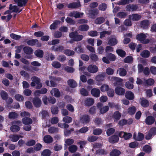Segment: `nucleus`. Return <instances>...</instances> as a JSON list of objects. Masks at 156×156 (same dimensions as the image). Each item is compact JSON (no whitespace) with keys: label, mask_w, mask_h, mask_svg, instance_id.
<instances>
[{"label":"nucleus","mask_w":156,"mask_h":156,"mask_svg":"<svg viewBox=\"0 0 156 156\" xmlns=\"http://www.w3.org/2000/svg\"><path fill=\"white\" fill-rule=\"evenodd\" d=\"M146 35L144 33H141L137 34L136 36V39L140 42L144 44H148L150 40L149 39L146 38Z\"/></svg>","instance_id":"1"},{"label":"nucleus","mask_w":156,"mask_h":156,"mask_svg":"<svg viewBox=\"0 0 156 156\" xmlns=\"http://www.w3.org/2000/svg\"><path fill=\"white\" fill-rule=\"evenodd\" d=\"M31 80L33 81L30 83L31 87H35L36 84L37 85L36 87V89H40L41 88L42 84L41 83V80L40 78L37 76H33L32 77Z\"/></svg>","instance_id":"2"},{"label":"nucleus","mask_w":156,"mask_h":156,"mask_svg":"<svg viewBox=\"0 0 156 156\" xmlns=\"http://www.w3.org/2000/svg\"><path fill=\"white\" fill-rule=\"evenodd\" d=\"M106 56L102 58L103 61L107 64H109L110 61H114L116 59L115 55L111 53H108L106 54Z\"/></svg>","instance_id":"3"},{"label":"nucleus","mask_w":156,"mask_h":156,"mask_svg":"<svg viewBox=\"0 0 156 156\" xmlns=\"http://www.w3.org/2000/svg\"><path fill=\"white\" fill-rule=\"evenodd\" d=\"M69 37L74 41H79L83 38V36L78 34L76 31L72 32L69 34Z\"/></svg>","instance_id":"4"},{"label":"nucleus","mask_w":156,"mask_h":156,"mask_svg":"<svg viewBox=\"0 0 156 156\" xmlns=\"http://www.w3.org/2000/svg\"><path fill=\"white\" fill-rule=\"evenodd\" d=\"M97 107L100 110V113L101 114H104L108 112L109 109V107L105 106L103 107V104L101 102L98 103L97 105Z\"/></svg>","instance_id":"5"},{"label":"nucleus","mask_w":156,"mask_h":156,"mask_svg":"<svg viewBox=\"0 0 156 156\" xmlns=\"http://www.w3.org/2000/svg\"><path fill=\"white\" fill-rule=\"evenodd\" d=\"M23 50L24 53L27 55V58L30 59L31 58V55L33 53V50L32 48L29 46H25L23 47Z\"/></svg>","instance_id":"6"},{"label":"nucleus","mask_w":156,"mask_h":156,"mask_svg":"<svg viewBox=\"0 0 156 156\" xmlns=\"http://www.w3.org/2000/svg\"><path fill=\"white\" fill-rule=\"evenodd\" d=\"M90 121V116L87 114L82 115L80 118V121L81 123L85 124L89 123Z\"/></svg>","instance_id":"7"},{"label":"nucleus","mask_w":156,"mask_h":156,"mask_svg":"<svg viewBox=\"0 0 156 156\" xmlns=\"http://www.w3.org/2000/svg\"><path fill=\"white\" fill-rule=\"evenodd\" d=\"M155 119V117L153 116L149 115L146 116L144 122L147 125H152L154 123Z\"/></svg>","instance_id":"8"},{"label":"nucleus","mask_w":156,"mask_h":156,"mask_svg":"<svg viewBox=\"0 0 156 156\" xmlns=\"http://www.w3.org/2000/svg\"><path fill=\"white\" fill-rule=\"evenodd\" d=\"M32 103L34 106L36 108L40 107L42 104L41 100L38 97H35L33 98Z\"/></svg>","instance_id":"9"},{"label":"nucleus","mask_w":156,"mask_h":156,"mask_svg":"<svg viewBox=\"0 0 156 156\" xmlns=\"http://www.w3.org/2000/svg\"><path fill=\"white\" fill-rule=\"evenodd\" d=\"M111 80L114 81L113 84L115 86H121L122 84V82L123 80L120 78L116 76L112 77L111 78Z\"/></svg>","instance_id":"10"},{"label":"nucleus","mask_w":156,"mask_h":156,"mask_svg":"<svg viewBox=\"0 0 156 156\" xmlns=\"http://www.w3.org/2000/svg\"><path fill=\"white\" fill-rule=\"evenodd\" d=\"M27 44L30 46H33L36 44L38 47H41V44L39 42L38 40L37 39H32L27 41Z\"/></svg>","instance_id":"11"},{"label":"nucleus","mask_w":156,"mask_h":156,"mask_svg":"<svg viewBox=\"0 0 156 156\" xmlns=\"http://www.w3.org/2000/svg\"><path fill=\"white\" fill-rule=\"evenodd\" d=\"M116 94L118 95H123L125 93V90L120 86H117L115 89Z\"/></svg>","instance_id":"12"},{"label":"nucleus","mask_w":156,"mask_h":156,"mask_svg":"<svg viewBox=\"0 0 156 156\" xmlns=\"http://www.w3.org/2000/svg\"><path fill=\"white\" fill-rule=\"evenodd\" d=\"M98 70L97 66L94 65H90L87 67V71L92 73H94L97 72Z\"/></svg>","instance_id":"13"},{"label":"nucleus","mask_w":156,"mask_h":156,"mask_svg":"<svg viewBox=\"0 0 156 156\" xmlns=\"http://www.w3.org/2000/svg\"><path fill=\"white\" fill-rule=\"evenodd\" d=\"M88 12L89 17L92 19H94L95 16L98 13V10L97 9H90L89 10Z\"/></svg>","instance_id":"14"},{"label":"nucleus","mask_w":156,"mask_h":156,"mask_svg":"<svg viewBox=\"0 0 156 156\" xmlns=\"http://www.w3.org/2000/svg\"><path fill=\"white\" fill-rule=\"evenodd\" d=\"M91 93L92 96L95 98H98L100 95V90L97 88H94L91 89Z\"/></svg>","instance_id":"15"},{"label":"nucleus","mask_w":156,"mask_h":156,"mask_svg":"<svg viewBox=\"0 0 156 156\" xmlns=\"http://www.w3.org/2000/svg\"><path fill=\"white\" fill-rule=\"evenodd\" d=\"M64 47L61 45H58L57 47H55V46H53L51 47V49L52 51H54L55 52H62V51H64L65 50Z\"/></svg>","instance_id":"16"},{"label":"nucleus","mask_w":156,"mask_h":156,"mask_svg":"<svg viewBox=\"0 0 156 156\" xmlns=\"http://www.w3.org/2000/svg\"><path fill=\"white\" fill-rule=\"evenodd\" d=\"M141 17L140 15L137 13H133L129 16V18L133 21H137L141 19Z\"/></svg>","instance_id":"17"},{"label":"nucleus","mask_w":156,"mask_h":156,"mask_svg":"<svg viewBox=\"0 0 156 156\" xmlns=\"http://www.w3.org/2000/svg\"><path fill=\"white\" fill-rule=\"evenodd\" d=\"M126 8L128 11H134L136 10L138 7L136 5L129 4L126 5Z\"/></svg>","instance_id":"18"},{"label":"nucleus","mask_w":156,"mask_h":156,"mask_svg":"<svg viewBox=\"0 0 156 156\" xmlns=\"http://www.w3.org/2000/svg\"><path fill=\"white\" fill-rule=\"evenodd\" d=\"M81 6L80 2H73L69 3L67 5V7L69 8L76 9L79 8Z\"/></svg>","instance_id":"19"},{"label":"nucleus","mask_w":156,"mask_h":156,"mask_svg":"<svg viewBox=\"0 0 156 156\" xmlns=\"http://www.w3.org/2000/svg\"><path fill=\"white\" fill-rule=\"evenodd\" d=\"M119 140V136L115 135L112 136L108 138L109 142L111 144L116 143Z\"/></svg>","instance_id":"20"},{"label":"nucleus","mask_w":156,"mask_h":156,"mask_svg":"<svg viewBox=\"0 0 156 156\" xmlns=\"http://www.w3.org/2000/svg\"><path fill=\"white\" fill-rule=\"evenodd\" d=\"M83 14V12L81 13L80 14V12L77 11H73L70 12L69 16L71 17H74L75 18H78L81 17V16H82Z\"/></svg>","instance_id":"21"},{"label":"nucleus","mask_w":156,"mask_h":156,"mask_svg":"<svg viewBox=\"0 0 156 156\" xmlns=\"http://www.w3.org/2000/svg\"><path fill=\"white\" fill-rule=\"evenodd\" d=\"M13 1L17 3L18 6L22 7L26 5L28 0H13Z\"/></svg>","instance_id":"22"},{"label":"nucleus","mask_w":156,"mask_h":156,"mask_svg":"<svg viewBox=\"0 0 156 156\" xmlns=\"http://www.w3.org/2000/svg\"><path fill=\"white\" fill-rule=\"evenodd\" d=\"M105 76V73H102L96 76L95 77V79L96 81L98 82H101L104 80Z\"/></svg>","instance_id":"23"},{"label":"nucleus","mask_w":156,"mask_h":156,"mask_svg":"<svg viewBox=\"0 0 156 156\" xmlns=\"http://www.w3.org/2000/svg\"><path fill=\"white\" fill-rule=\"evenodd\" d=\"M125 93V97L128 99L132 100L134 99V94L131 91H127Z\"/></svg>","instance_id":"24"},{"label":"nucleus","mask_w":156,"mask_h":156,"mask_svg":"<svg viewBox=\"0 0 156 156\" xmlns=\"http://www.w3.org/2000/svg\"><path fill=\"white\" fill-rule=\"evenodd\" d=\"M47 89L45 88H42L40 90H36L34 92L35 95L38 96H39L40 94H44L47 93Z\"/></svg>","instance_id":"25"},{"label":"nucleus","mask_w":156,"mask_h":156,"mask_svg":"<svg viewBox=\"0 0 156 156\" xmlns=\"http://www.w3.org/2000/svg\"><path fill=\"white\" fill-rule=\"evenodd\" d=\"M44 142L46 144H50L53 141L52 137L50 135H46L43 139Z\"/></svg>","instance_id":"26"},{"label":"nucleus","mask_w":156,"mask_h":156,"mask_svg":"<svg viewBox=\"0 0 156 156\" xmlns=\"http://www.w3.org/2000/svg\"><path fill=\"white\" fill-rule=\"evenodd\" d=\"M23 123L25 125H29L32 123L33 121L29 117H25L22 119Z\"/></svg>","instance_id":"27"},{"label":"nucleus","mask_w":156,"mask_h":156,"mask_svg":"<svg viewBox=\"0 0 156 156\" xmlns=\"http://www.w3.org/2000/svg\"><path fill=\"white\" fill-rule=\"evenodd\" d=\"M149 24V21L148 20H144L142 21L140 23L141 27L144 29L147 28Z\"/></svg>","instance_id":"28"},{"label":"nucleus","mask_w":156,"mask_h":156,"mask_svg":"<svg viewBox=\"0 0 156 156\" xmlns=\"http://www.w3.org/2000/svg\"><path fill=\"white\" fill-rule=\"evenodd\" d=\"M121 154V151L116 149H114L110 153V156H119Z\"/></svg>","instance_id":"29"},{"label":"nucleus","mask_w":156,"mask_h":156,"mask_svg":"<svg viewBox=\"0 0 156 156\" xmlns=\"http://www.w3.org/2000/svg\"><path fill=\"white\" fill-rule=\"evenodd\" d=\"M94 100L92 98H87L85 101L86 106H90L92 105L94 103Z\"/></svg>","instance_id":"30"},{"label":"nucleus","mask_w":156,"mask_h":156,"mask_svg":"<svg viewBox=\"0 0 156 156\" xmlns=\"http://www.w3.org/2000/svg\"><path fill=\"white\" fill-rule=\"evenodd\" d=\"M60 21L58 20H55L53 23L51 24L49 27L51 30H55L57 28L58 25L60 24Z\"/></svg>","instance_id":"31"},{"label":"nucleus","mask_w":156,"mask_h":156,"mask_svg":"<svg viewBox=\"0 0 156 156\" xmlns=\"http://www.w3.org/2000/svg\"><path fill=\"white\" fill-rule=\"evenodd\" d=\"M67 83L69 87L71 88H75L77 86V84L73 79L69 80Z\"/></svg>","instance_id":"32"},{"label":"nucleus","mask_w":156,"mask_h":156,"mask_svg":"<svg viewBox=\"0 0 156 156\" xmlns=\"http://www.w3.org/2000/svg\"><path fill=\"white\" fill-rule=\"evenodd\" d=\"M9 9V10L12 12L17 13L19 10V8L17 6L13 5L12 4H10Z\"/></svg>","instance_id":"33"},{"label":"nucleus","mask_w":156,"mask_h":156,"mask_svg":"<svg viewBox=\"0 0 156 156\" xmlns=\"http://www.w3.org/2000/svg\"><path fill=\"white\" fill-rule=\"evenodd\" d=\"M136 110V108L134 106H132L128 109L127 112L129 115H132L135 113Z\"/></svg>","instance_id":"34"},{"label":"nucleus","mask_w":156,"mask_h":156,"mask_svg":"<svg viewBox=\"0 0 156 156\" xmlns=\"http://www.w3.org/2000/svg\"><path fill=\"white\" fill-rule=\"evenodd\" d=\"M51 93L52 95L54 94L55 96L57 98L59 97L60 96V93L58 89L56 88L53 89L51 91Z\"/></svg>","instance_id":"35"},{"label":"nucleus","mask_w":156,"mask_h":156,"mask_svg":"<svg viewBox=\"0 0 156 156\" xmlns=\"http://www.w3.org/2000/svg\"><path fill=\"white\" fill-rule=\"evenodd\" d=\"M134 139L138 141H141L143 140L144 138V134L140 133H138V136L136 138V135H134L133 136Z\"/></svg>","instance_id":"36"},{"label":"nucleus","mask_w":156,"mask_h":156,"mask_svg":"<svg viewBox=\"0 0 156 156\" xmlns=\"http://www.w3.org/2000/svg\"><path fill=\"white\" fill-rule=\"evenodd\" d=\"M34 53L35 55L38 57L41 58L43 56L44 52L42 50H37L35 51Z\"/></svg>","instance_id":"37"},{"label":"nucleus","mask_w":156,"mask_h":156,"mask_svg":"<svg viewBox=\"0 0 156 156\" xmlns=\"http://www.w3.org/2000/svg\"><path fill=\"white\" fill-rule=\"evenodd\" d=\"M150 54L149 51L145 50L141 52L140 55V56L143 58H147L149 57Z\"/></svg>","instance_id":"38"},{"label":"nucleus","mask_w":156,"mask_h":156,"mask_svg":"<svg viewBox=\"0 0 156 156\" xmlns=\"http://www.w3.org/2000/svg\"><path fill=\"white\" fill-rule=\"evenodd\" d=\"M105 21V18L103 17H98L94 20L95 23L97 24H101Z\"/></svg>","instance_id":"39"},{"label":"nucleus","mask_w":156,"mask_h":156,"mask_svg":"<svg viewBox=\"0 0 156 156\" xmlns=\"http://www.w3.org/2000/svg\"><path fill=\"white\" fill-rule=\"evenodd\" d=\"M119 72V74L121 76H124L126 75L127 72L126 69L124 68H119L117 71V72Z\"/></svg>","instance_id":"40"},{"label":"nucleus","mask_w":156,"mask_h":156,"mask_svg":"<svg viewBox=\"0 0 156 156\" xmlns=\"http://www.w3.org/2000/svg\"><path fill=\"white\" fill-rule=\"evenodd\" d=\"M89 26L87 24H82L80 26L78 27L79 30L82 31H87L89 30Z\"/></svg>","instance_id":"41"},{"label":"nucleus","mask_w":156,"mask_h":156,"mask_svg":"<svg viewBox=\"0 0 156 156\" xmlns=\"http://www.w3.org/2000/svg\"><path fill=\"white\" fill-rule=\"evenodd\" d=\"M77 47H76L74 48V50L76 51H77L78 48V50L77 52L78 53H83V50L82 48V44L80 42H78L77 44Z\"/></svg>","instance_id":"42"},{"label":"nucleus","mask_w":156,"mask_h":156,"mask_svg":"<svg viewBox=\"0 0 156 156\" xmlns=\"http://www.w3.org/2000/svg\"><path fill=\"white\" fill-rule=\"evenodd\" d=\"M121 116V114L118 111L115 112L113 116V118L116 121L119 120Z\"/></svg>","instance_id":"43"},{"label":"nucleus","mask_w":156,"mask_h":156,"mask_svg":"<svg viewBox=\"0 0 156 156\" xmlns=\"http://www.w3.org/2000/svg\"><path fill=\"white\" fill-rule=\"evenodd\" d=\"M96 153L99 155H105L108 154V151L104 149L101 148L97 150L96 151Z\"/></svg>","instance_id":"44"},{"label":"nucleus","mask_w":156,"mask_h":156,"mask_svg":"<svg viewBox=\"0 0 156 156\" xmlns=\"http://www.w3.org/2000/svg\"><path fill=\"white\" fill-rule=\"evenodd\" d=\"M94 122L96 125L99 126L103 123V121L101 118L96 117L94 119Z\"/></svg>","instance_id":"45"},{"label":"nucleus","mask_w":156,"mask_h":156,"mask_svg":"<svg viewBox=\"0 0 156 156\" xmlns=\"http://www.w3.org/2000/svg\"><path fill=\"white\" fill-rule=\"evenodd\" d=\"M18 115L15 112H11L9 113V117L10 119H15L17 118Z\"/></svg>","instance_id":"46"},{"label":"nucleus","mask_w":156,"mask_h":156,"mask_svg":"<svg viewBox=\"0 0 156 156\" xmlns=\"http://www.w3.org/2000/svg\"><path fill=\"white\" fill-rule=\"evenodd\" d=\"M118 41L115 38H111L109 39L108 42L109 45L114 46L117 44Z\"/></svg>","instance_id":"47"},{"label":"nucleus","mask_w":156,"mask_h":156,"mask_svg":"<svg viewBox=\"0 0 156 156\" xmlns=\"http://www.w3.org/2000/svg\"><path fill=\"white\" fill-rule=\"evenodd\" d=\"M116 52L119 56L122 58L124 57L126 55L125 51L122 49H117Z\"/></svg>","instance_id":"48"},{"label":"nucleus","mask_w":156,"mask_h":156,"mask_svg":"<svg viewBox=\"0 0 156 156\" xmlns=\"http://www.w3.org/2000/svg\"><path fill=\"white\" fill-rule=\"evenodd\" d=\"M140 104L141 106L144 108L148 107L149 105V103L148 100L144 99L141 101Z\"/></svg>","instance_id":"49"},{"label":"nucleus","mask_w":156,"mask_h":156,"mask_svg":"<svg viewBox=\"0 0 156 156\" xmlns=\"http://www.w3.org/2000/svg\"><path fill=\"white\" fill-rule=\"evenodd\" d=\"M20 129V127L16 125L12 124L10 127L11 131L14 132H17L19 131Z\"/></svg>","instance_id":"50"},{"label":"nucleus","mask_w":156,"mask_h":156,"mask_svg":"<svg viewBox=\"0 0 156 156\" xmlns=\"http://www.w3.org/2000/svg\"><path fill=\"white\" fill-rule=\"evenodd\" d=\"M0 95L2 99L4 100H6L8 98V94L5 91L2 90L0 92Z\"/></svg>","instance_id":"51"},{"label":"nucleus","mask_w":156,"mask_h":156,"mask_svg":"<svg viewBox=\"0 0 156 156\" xmlns=\"http://www.w3.org/2000/svg\"><path fill=\"white\" fill-rule=\"evenodd\" d=\"M110 88L108 85L106 84H104L101 86L100 90L102 92H107Z\"/></svg>","instance_id":"52"},{"label":"nucleus","mask_w":156,"mask_h":156,"mask_svg":"<svg viewBox=\"0 0 156 156\" xmlns=\"http://www.w3.org/2000/svg\"><path fill=\"white\" fill-rule=\"evenodd\" d=\"M64 53L67 56H71L74 54L75 52L73 50L67 49L64 50Z\"/></svg>","instance_id":"53"},{"label":"nucleus","mask_w":156,"mask_h":156,"mask_svg":"<svg viewBox=\"0 0 156 156\" xmlns=\"http://www.w3.org/2000/svg\"><path fill=\"white\" fill-rule=\"evenodd\" d=\"M80 94L83 96H86L89 95L88 91L84 88H82L80 90Z\"/></svg>","instance_id":"54"},{"label":"nucleus","mask_w":156,"mask_h":156,"mask_svg":"<svg viewBox=\"0 0 156 156\" xmlns=\"http://www.w3.org/2000/svg\"><path fill=\"white\" fill-rule=\"evenodd\" d=\"M127 15V13L126 12H120L117 13L116 16L119 18L122 19L125 18Z\"/></svg>","instance_id":"55"},{"label":"nucleus","mask_w":156,"mask_h":156,"mask_svg":"<svg viewBox=\"0 0 156 156\" xmlns=\"http://www.w3.org/2000/svg\"><path fill=\"white\" fill-rule=\"evenodd\" d=\"M69 150L70 152L73 153L76 151L77 150V147L74 145H72L69 147Z\"/></svg>","instance_id":"56"},{"label":"nucleus","mask_w":156,"mask_h":156,"mask_svg":"<svg viewBox=\"0 0 156 156\" xmlns=\"http://www.w3.org/2000/svg\"><path fill=\"white\" fill-rule=\"evenodd\" d=\"M107 94L108 97L113 98L115 94L114 90L113 89L110 88L107 92Z\"/></svg>","instance_id":"57"},{"label":"nucleus","mask_w":156,"mask_h":156,"mask_svg":"<svg viewBox=\"0 0 156 156\" xmlns=\"http://www.w3.org/2000/svg\"><path fill=\"white\" fill-rule=\"evenodd\" d=\"M74 131V129L73 128H72L70 129H65L64 131V134L66 136H68L70 135L72 132Z\"/></svg>","instance_id":"58"},{"label":"nucleus","mask_w":156,"mask_h":156,"mask_svg":"<svg viewBox=\"0 0 156 156\" xmlns=\"http://www.w3.org/2000/svg\"><path fill=\"white\" fill-rule=\"evenodd\" d=\"M111 34V32L107 31H103L101 32L100 33V38L101 39H102L103 37H105L106 34H107L108 35H110Z\"/></svg>","instance_id":"59"},{"label":"nucleus","mask_w":156,"mask_h":156,"mask_svg":"<svg viewBox=\"0 0 156 156\" xmlns=\"http://www.w3.org/2000/svg\"><path fill=\"white\" fill-rule=\"evenodd\" d=\"M51 154V152L49 149L44 150L41 153L43 156H50Z\"/></svg>","instance_id":"60"},{"label":"nucleus","mask_w":156,"mask_h":156,"mask_svg":"<svg viewBox=\"0 0 156 156\" xmlns=\"http://www.w3.org/2000/svg\"><path fill=\"white\" fill-rule=\"evenodd\" d=\"M102 132V130L100 128H96L93 130V134L95 135H99Z\"/></svg>","instance_id":"61"},{"label":"nucleus","mask_w":156,"mask_h":156,"mask_svg":"<svg viewBox=\"0 0 156 156\" xmlns=\"http://www.w3.org/2000/svg\"><path fill=\"white\" fill-rule=\"evenodd\" d=\"M10 138L11 139L12 141L16 142L19 139L20 137L18 135H13L10 136Z\"/></svg>","instance_id":"62"},{"label":"nucleus","mask_w":156,"mask_h":156,"mask_svg":"<svg viewBox=\"0 0 156 156\" xmlns=\"http://www.w3.org/2000/svg\"><path fill=\"white\" fill-rule=\"evenodd\" d=\"M143 150L146 153H150L151 151V147L149 145H145L143 147Z\"/></svg>","instance_id":"63"},{"label":"nucleus","mask_w":156,"mask_h":156,"mask_svg":"<svg viewBox=\"0 0 156 156\" xmlns=\"http://www.w3.org/2000/svg\"><path fill=\"white\" fill-rule=\"evenodd\" d=\"M133 61V58L131 56L129 55L126 57L124 59V62L125 63H129Z\"/></svg>","instance_id":"64"}]
</instances>
